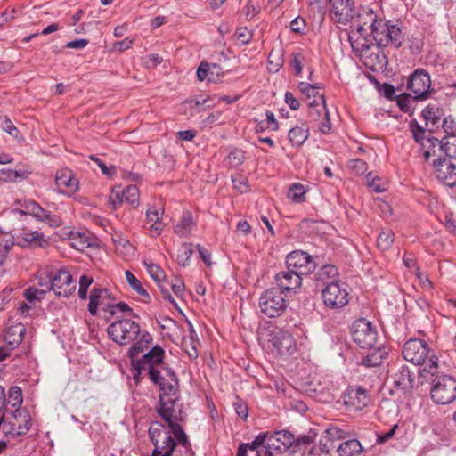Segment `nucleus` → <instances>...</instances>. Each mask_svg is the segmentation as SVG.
Returning <instances> with one entry per match:
<instances>
[{"label": "nucleus", "mask_w": 456, "mask_h": 456, "mask_svg": "<svg viewBox=\"0 0 456 456\" xmlns=\"http://www.w3.org/2000/svg\"><path fill=\"white\" fill-rule=\"evenodd\" d=\"M167 380L157 384L159 387V404L156 408V411L166 422L169 429L172 430L173 435L180 443V444L188 449L191 443L187 435L183 431L180 421H183V411L179 405L178 401V379L174 370H166Z\"/></svg>", "instance_id": "f257e3e1"}, {"label": "nucleus", "mask_w": 456, "mask_h": 456, "mask_svg": "<svg viewBox=\"0 0 456 456\" xmlns=\"http://www.w3.org/2000/svg\"><path fill=\"white\" fill-rule=\"evenodd\" d=\"M403 358L415 365H422L419 374L428 379L439 373V362L435 351L429 345L419 338H411L405 342L403 348Z\"/></svg>", "instance_id": "f03ea898"}, {"label": "nucleus", "mask_w": 456, "mask_h": 456, "mask_svg": "<svg viewBox=\"0 0 456 456\" xmlns=\"http://www.w3.org/2000/svg\"><path fill=\"white\" fill-rule=\"evenodd\" d=\"M164 354L162 347L155 346L142 358L133 360L132 366L134 370H137L138 373L147 370L151 380L155 385L160 384L167 379L166 370H173L171 368L165 366L163 362Z\"/></svg>", "instance_id": "7ed1b4c3"}, {"label": "nucleus", "mask_w": 456, "mask_h": 456, "mask_svg": "<svg viewBox=\"0 0 456 456\" xmlns=\"http://www.w3.org/2000/svg\"><path fill=\"white\" fill-rule=\"evenodd\" d=\"M370 24L371 34L379 46H387L389 45L395 48L402 46L403 34L399 27L389 22L382 24V20H378L377 15L372 10L366 12Z\"/></svg>", "instance_id": "20e7f679"}, {"label": "nucleus", "mask_w": 456, "mask_h": 456, "mask_svg": "<svg viewBox=\"0 0 456 456\" xmlns=\"http://www.w3.org/2000/svg\"><path fill=\"white\" fill-rule=\"evenodd\" d=\"M140 325L131 319H121L110 323L107 329L110 338L120 346H126L141 334Z\"/></svg>", "instance_id": "39448f33"}, {"label": "nucleus", "mask_w": 456, "mask_h": 456, "mask_svg": "<svg viewBox=\"0 0 456 456\" xmlns=\"http://www.w3.org/2000/svg\"><path fill=\"white\" fill-rule=\"evenodd\" d=\"M432 380L431 399L436 404H449L456 400V379L451 375L436 376Z\"/></svg>", "instance_id": "423d86ee"}, {"label": "nucleus", "mask_w": 456, "mask_h": 456, "mask_svg": "<svg viewBox=\"0 0 456 456\" xmlns=\"http://www.w3.org/2000/svg\"><path fill=\"white\" fill-rule=\"evenodd\" d=\"M260 311L270 318L281 316L287 308V300L277 288L265 290L259 298Z\"/></svg>", "instance_id": "0eeeda50"}, {"label": "nucleus", "mask_w": 456, "mask_h": 456, "mask_svg": "<svg viewBox=\"0 0 456 456\" xmlns=\"http://www.w3.org/2000/svg\"><path fill=\"white\" fill-rule=\"evenodd\" d=\"M353 340L362 349H371L378 343V333L373 324L361 318L354 321L351 327Z\"/></svg>", "instance_id": "6e6552de"}, {"label": "nucleus", "mask_w": 456, "mask_h": 456, "mask_svg": "<svg viewBox=\"0 0 456 456\" xmlns=\"http://www.w3.org/2000/svg\"><path fill=\"white\" fill-rule=\"evenodd\" d=\"M322 298L326 307L330 309H341L349 302V294L346 286L338 281H331L322 289Z\"/></svg>", "instance_id": "1a4fd4ad"}, {"label": "nucleus", "mask_w": 456, "mask_h": 456, "mask_svg": "<svg viewBox=\"0 0 456 456\" xmlns=\"http://www.w3.org/2000/svg\"><path fill=\"white\" fill-rule=\"evenodd\" d=\"M3 433L12 436H22L30 429V417L21 409H15L11 416L2 415Z\"/></svg>", "instance_id": "9d476101"}, {"label": "nucleus", "mask_w": 456, "mask_h": 456, "mask_svg": "<svg viewBox=\"0 0 456 456\" xmlns=\"http://www.w3.org/2000/svg\"><path fill=\"white\" fill-rule=\"evenodd\" d=\"M294 443L295 437L289 431H276L268 436L266 446L264 449L257 450V456H274V453L281 454L292 448Z\"/></svg>", "instance_id": "9b49d317"}, {"label": "nucleus", "mask_w": 456, "mask_h": 456, "mask_svg": "<svg viewBox=\"0 0 456 456\" xmlns=\"http://www.w3.org/2000/svg\"><path fill=\"white\" fill-rule=\"evenodd\" d=\"M49 281L50 285H46V290H53L58 297H68L76 290V282L72 275L64 268L53 273Z\"/></svg>", "instance_id": "f8f14e48"}, {"label": "nucleus", "mask_w": 456, "mask_h": 456, "mask_svg": "<svg viewBox=\"0 0 456 456\" xmlns=\"http://www.w3.org/2000/svg\"><path fill=\"white\" fill-rule=\"evenodd\" d=\"M431 87L430 76L423 69H417L409 77L407 88L414 94L415 101H423L429 97Z\"/></svg>", "instance_id": "ddd939ff"}, {"label": "nucleus", "mask_w": 456, "mask_h": 456, "mask_svg": "<svg viewBox=\"0 0 456 456\" xmlns=\"http://www.w3.org/2000/svg\"><path fill=\"white\" fill-rule=\"evenodd\" d=\"M286 265L287 269L302 276L311 273L315 269L313 257L300 250L293 251L287 256Z\"/></svg>", "instance_id": "4468645a"}, {"label": "nucleus", "mask_w": 456, "mask_h": 456, "mask_svg": "<svg viewBox=\"0 0 456 456\" xmlns=\"http://www.w3.org/2000/svg\"><path fill=\"white\" fill-rule=\"evenodd\" d=\"M432 167L438 181L451 188L456 186V165L450 159L438 158L433 160Z\"/></svg>", "instance_id": "2eb2a0df"}, {"label": "nucleus", "mask_w": 456, "mask_h": 456, "mask_svg": "<svg viewBox=\"0 0 456 456\" xmlns=\"http://www.w3.org/2000/svg\"><path fill=\"white\" fill-rule=\"evenodd\" d=\"M331 4L330 18L334 22L346 25L355 16L354 0H327Z\"/></svg>", "instance_id": "dca6fc26"}, {"label": "nucleus", "mask_w": 456, "mask_h": 456, "mask_svg": "<svg viewBox=\"0 0 456 456\" xmlns=\"http://www.w3.org/2000/svg\"><path fill=\"white\" fill-rule=\"evenodd\" d=\"M139 190L135 185H129L123 190L120 187H116L112 189L109 196V202L113 209H117L123 203L136 208L139 205Z\"/></svg>", "instance_id": "f3484780"}, {"label": "nucleus", "mask_w": 456, "mask_h": 456, "mask_svg": "<svg viewBox=\"0 0 456 456\" xmlns=\"http://www.w3.org/2000/svg\"><path fill=\"white\" fill-rule=\"evenodd\" d=\"M429 148L425 150L423 157L428 161L435 155V148L439 147L449 158H456V134L446 135L441 141L435 137L428 138Z\"/></svg>", "instance_id": "a211bd4d"}, {"label": "nucleus", "mask_w": 456, "mask_h": 456, "mask_svg": "<svg viewBox=\"0 0 456 456\" xmlns=\"http://www.w3.org/2000/svg\"><path fill=\"white\" fill-rule=\"evenodd\" d=\"M88 311L92 315H95L98 307L101 306L105 312H109L115 301L110 292L107 289L94 288L89 297Z\"/></svg>", "instance_id": "6ab92c4d"}, {"label": "nucleus", "mask_w": 456, "mask_h": 456, "mask_svg": "<svg viewBox=\"0 0 456 456\" xmlns=\"http://www.w3.org/2000/svg\"><path fill=\"white\" fill-rule=\"evenodd\" d=\"M344 403L350 411H361L369 403V397L364 388L350 387L344 394Z\"/></svg>", "instance_id": "aec40b11"}, {"label": "nucleus", "mask_w": 456, "mask_h": 456, "mask_svg": "<svg viewBox=\"0 0 456 456\" xmlns=\"http://www.w3.org/2000/svg\"><path fill=\"white\" fill-rule=\"evenodd\" d=\"M55 184L59 192L69 196L78 190V180L69 168L61 169L56 172Z\"/></svg>", "instance_id": "412c9836"}, {"label": "nucleus", "mask_w": 456, "mask_h": 456, "mask_svg": "<svg viewBox=\"0 0 456 456\" xmlns=\"http://www.w3.org/2000/svg\"><path fill=\"white\" fill-rule=\"evenodd\" d=\"M271 342L280 354H292L297 349L292 335L283 330L274 331Z\"/></svg>", "instance_id": "4be33fe9"}, {"label": "nucleus", "mask_w": 456, "mask_h": 456, "mask_svg": "<svg viewBox=\"0 0 456 456\" xmlns=\"http://www.w3.org/2000/svg\"><path fill=\"white\" fill-rule=\"evenodd\" d=\"M275 281L281 291L295 290L301 286L302 275L287 269L275 275Z\"/></svg>", "instance_id": "5701e85b"}, {"label": "nucleus", "mask_w": 456, "mask_h": 456, "mask_svg": "<svg viewBox=\"0 0 456 456\" xmlns=\"http://www.w3.org/2000/svg\"><path fill=\"white\" fill-rule=\"evenodd\" d=\"M224 76V71L219 64L201 62L197 69V77L200 81L208 80L211 83H218Z\"/></svg>", "instance_id": "b1692460"}, {"label": "nucleus", "mask_w": 456, "mask_h": 456, "mask_svg": "<svg viewBox=\"0 0 456 456\" xmlns=\"http://www.w3.org/2000/svg\"><path fill=\"white\" fill-rule=\"evenodd\" d=\"M300 92L305 95L309 106L326 105L324 94L320 92L321 87L305 82L298 85Z\"/></svg>", "instance_id": "393cba45"}, {"label": "nucleus", "mask_w": 456, "mask_h": 456, "mask_svg": "<svg viewBox=\"0 0 456 456\" xmlns=\"http://www.w3.org/2000/svg\"><path fill=\"white\" fill-rule=\"evenodd\" d=\"M18 239L20 240V246L23 248H44L47 244V241L38 231L23 229L18 235Z\"/></svg>", "instance_id": "a878e982"}, {"label": "nucleus", "mask_w": 456, "mask_h": 456, "mask_svg": "<svg viewBox=\"0 0 456 456\" xmlns=\"http://www.w3.org/2000/svg\"><path fill=\"white\" fill-rule=\"evenodd\" d=\"M136 339L137 340H134V343L127 352L128 357L131 360V364H133V360H137V356L143 353L152 342L151 335L146 330H142Z\"/></svg>", "instance_id": "bb28decb"}, {"label": "nucleus", "mask_w": 456, "mask_h": 456, "mask_svg": "<svg viewBox=\"0 0 456 456\" xmlns=\"http://www.w3.org/2000/svg\"><path fill=\"white\" fill-rule=\"evenodd\" d=\"M195 225L192 214L190 211H184L180 222L175 226L174 232L181 238H188Z\"/></svg>", "instance_id": "cd10ccee"}, {"label": "nucleus", "mask_w": 456, "mask_h": 456, "mask_svg": "<svg viewBox=\"0 0 456 456\" xmlns=\"http://www.w3.org/2000/svg\"><path fill=\"white\" fill-rule=\"evenodd\" d=\"M69 240L71 247L78 251H84L93 245L92 237L86 232L71 231L69 234Z\"/></svg>", "instance_id": "c85d7f7f"}, {"label": "nucleus", "mask_w": 456, "mask_h": 456, "mask_svg": "<svg viewBox=\"0 0 456 456\" xmlns=\"http://www.w3.org/2000/svg\"><path fill=\"white\" fill-rule=\"evenodd\" d=\"M394 383L403 388L411 387L414 383V375L408 366L402 365L393 375Z\"/></svg>", "instance_id": "c756f323"}, {"label": "nucleus", "mask_w": 456, "mask_h": 456, "mask_svg": "<svg viewBox=\"0 0 456 456\" xmlns=\"http://www.w3.org/2000/svg\"><path fill=\"white\" fill-rule=\"evenodd\" d=\"M338 274V268L333 265H325L322 266L315 274V280L318 283L326 287L331 281H337Z\"/></svg>", "instance_id": "7c9ffc66"}, {"label": "nucleus", "mask_w": 456, "mask_h": 456, "mask_svg": "<svg viewBox=\"0 0 456 456\" xmlns=\"http://www.w3.org/2000/svg\"><path fill=\"white\" fill-rule=\"evenodd\" d=\"M148 432L151 443L153 444L154 447L157 448H159V446H158L159 441L166 438L167 435L173 434L171 429L168 430L167 427L159 421H153L151 424Z\"/></svg>", "instance_id": "2f4dec72"}, {"label": "nucleus", "mask_w": 456, "mask_h": 456, "mask_svg": "<svg viewBox=\"0 0 456 456\" xmlns=\"http://www.w3.org/2000/svg\"><path fill=\"white\" fill-rule=\"evenodd\" d=\"M309 136L308 128L305 125L296 126L288 133L289 141L293 147H300Z\"/></svg>", "instance_id": "473e14b6"}, {"label": "nucleus", "mask_w": 456, "mask_h": 456, "mask_svg": "<svg viewBox=\"0 0 456 456\" xmlns=\"http://www.w3.org/2000/svg\"><path fill=\"white\" fill-rule=\"evenodd\" d=\"M370 350V353L364 357L363 363L368 367L380 365L387 354L386 348L381 346L377 347L375 346Z\"/></svg>", "instance_id": "72a5a7b5"}, {"label": "nucleus", "mask_w": 456, "mask_h": 456, "mask_svg": "<svg viewBox=\"0 0 456 456\" xmlns=\"http://www.w3.org/2000/svg\"><path fill=\"white\" fill-rule=\"evenodd\" d=\"M362 452L361 443L356 439H350L342 443L338 448L340 456H356Z\"/></svg>", "instance_id": "f704fd0d"}, {"label": "nucleus", "mask_w": 456, "mask_h": 456, "mask_svg": "<svg viewBox=\"0 0 456 456\" xmlns=\"http://www.w3.org/2000/svg\"><path fill=\"white\" fill-rule=\"evenodd\" d=\"M163 215V211H159L156 209H149L146 212V221L147 224H151L150 230L155 233V235H159L163 230V225L161 223V216Z\"/></svg>", "instance_id": "c9c22d12"}, {"label": "nucleus", "mask_w": 456, "mask_h": 456, "mask_svg": "<svg viewBox=\"0 0 456 456\" xmlns=\"http://www.w3.org/2000/svg\"><path fill=\"white\" fill-rule=\"evenodd\" d=\"M177 444L180 443L175 436H172V434L167 435L166 438L158 442V446H159V448L154 447L153 451H158L159 455L169 453V456H172L177 446Z\"/></svg>", "instance_id": "e433bc0d"}, {"label": "nucleus", "mask_w": 456, "mask_h": 456, "mask_svg": "<svg viewBox=\"0 0 456 456\" xmlns=\"http://www.w3.org/2000/svg\"><path fill=\"white\" fill-rule=\"evenodd\" d=\"M25 333V328L21 324H17L14 326H12L8 329L5 336L4 340L7 344L11 346H15L20 344L22 339Z\"/></svg>", "instance_id": "4c0bfd02"}, {"label": "nucleus", "mask_w": 456, "mask_h": 456, "mask_svg": "<svg viewBox=\"0 0 456 456\" xmlns=\"http://www.w3.org/2000/svg\"><path fill=\"white\" fill-rule=\"evenodd\" d=\"M24 209L16 210V212L21 215H31L37 220L45 215V209L34 200H27L23 204Z\"/></svg>", "instance_id": "58836bf2"}, {"label": "nucleus", "mask_w": 456, "mask_h": 456, "mask_svg": "<svg viewBox=\"0 0 456 456\" xmlns=\"http://www.w3.org/2000/svg\"><path fill=\"white\" fill-rule=\"evenodd\" d=\"M315 435H301L297 438H295V443L292 444V453H298L300 456H304L305 448L314 442Z\"/></svg>", "instance_id": "ea45409f"}, {"label": "nucleus", "mask_w": 456, "mask_h": 456, "mask_svg": "<svg viewBox=\"0 0 456 456\" xmlns=\"http://www.w3.org/2000/svg\"><path fill=\"white\" fill-rule=\"evenodd\" d=\"M394 240L395 234L391 230H382L377 238V246L382 251L387 250L391 248Z\"/></svg>", "instance_id": "a19ab883"}, {"label": "nucleus", "mask_w": 456, "mask_h": 456, "mask_svg": "<svg viewBox=\"0 0 456 456\" xmlns=\"http://www.w3.org/2000/svg\"><path fill=\"white\" fill-rule=\"evenodd\" d=\"M305 189L299 183H294L289 186L288 197L295 203H301L305 200Z\"/></svg>", "instance_id": "79ce46f5"}, {"label": "nucleus", "mask_w": 456, "mask_h": 456, "mask_svg": "<svg viewBox=\"0 0 456 456\" xmlns=\"http://www.w3.org/2000/svg\"><path fill=\"white\" fill-rule=\"evenodd\" d=\"M421 116L427 125L430 123L432 126H436L441 118L439 109L432 105L425 107L421 112Z\"/></svg>", "instance_id": "37998d69"}, {"label": "nucleus", "mask_w": 456, "mask_h": 456, "mask_svg": "<svg viewBox=\"0 0 456 456\" xmlns=\"http://www.w3.org/2000/svg\"><path fill=\"white\" fill-rule=\"evenodd\" d=\"M113 242L115 244L116 251L119 254H122L125 257L134 253L133 246L126 238L122 236H117L116 238H113Z\"/></svg>", "instance_id": "c03bdc74"}, {"label": "nucleus", "mask_w": 456, "mask_h": 456, "mask_svg": "<svg viewBox=\"0 0 456 456\" xmlns=\"http://www.w3.org/2000/svg\"><path fill=\"white\" fill-rule=\"evenodd\" d=\"M193 254V245L191 243H183L178 249L177 261L182 266H186Z\"/></svg>", "instance_id": "a18cd8bd"}, {"label": "nucleus", "mask_w": 456, "mask_h": 456, "mask_svg": "<svg viewBox=\"0 0 456 456\" xmlns=\"http://www.w3.org/2000/svg\"><path fill=\"white\" fill-rule=\"evenodd\" d=\"M410 129L412 133V136L414 138V140L422 145V147H426V144H425V141L428 142V139L426 140L425 138V130L423 127L420 126V125L416 121V120H412L411 121L410 123ZM428 144V149L429 148V143L427 142Z\"/></svg>", "instance_id": "49530a36"}, {"label": "nucleus", "mask_w": 456, "mask_h": 456, "mask_svg": "<svg viewBox=\"0 0 456 456\" xmlns=\"http://www.w3.org/2000/svg\"><path fill=\"white\" fill-rule=\"evenodd\" d=\"M126 278L130 287L142 297H149L146 289L142 287L141 281L130 272H126Z\"/></svg>", "instance_id": "de8ad7c7"}, {"label": "nucleus", "mask_w": 456, "mask_h": 456, "mask_svg": "<svg viewBox=\"0 0 456 456\" xmlns=\"http://www.w3.org/2000/svg\"><path fill=\"white\" fill-rule=\"evenodd\" d=\"M144 265L150 276L159 284L165 280V273L160 266L153 263L144 262Z\"/></svg>", "instance_id": "09e8293b"}, {"label": "nucleus", "mask_w": 456, "mask_h": 456, "mask_svg": "<svg viewBox=\"0 0 456 456\" xmlns=\"http://www.w3.org/2000/svg\"><path fill=\"white\" fill-rule=\"evenodd\" d=\"M9 403L15 409H20L22 403V391L19 387H12L9 390Z\"/></svg>", "instance_id": "8fccbe9b"}, {"label": "nucleus", "mask_w": 456, "mask_h": 456, "mask_svg": "<svg viewBox=\"0 0 456 456\" xmlns=\"http://www.w3.org/2000/svg\"><path fill=\"white\" fill-rule=\"evenodd\" d=\"M321 107H322V111L323 115L322 116V118L320 119L319 130L322 134H329L331 130V123L330 120V114H329L326 105H322Z\"/></svg>", "instance_id": "3c124183"}, {"label": "nucleus", "mask_w": 456, "mask_h": 456, "mask_svg": "<svg viewBox=\"0 0 456 456\" xmlns=\"http://www.w3.org/2000/svg\"><path fill=\"white\" fill-rule=\"evenodd\" d=\"M39 221L46 223L51 227H59L62 224L61 217L59 215L53 214L46 210H45V215L41 216Z\"/></svg>", "instance_id": "603ef678"}, {"label": "nucleus", "mask_w": 456, "mask_h": 456, "mask_svg": "<svg viewBox=\"0 0 456 456\" xmlns=\"http://www.w3.org/2000/svg\"><path fill=\"white\" fill-rule=\"evenodd\" d=\"M325 433L330 440H339L346 437V433L338 426L330 425Z\"/></svg>", "instance_id": "864d4df0"}, {"label": "nucleus", "mask_w": 456, "mask_h": 456, "mask_svg": "<svg viewBox=\"0 0 456 456\" xmlns=\"http://www.w3.org/2000/svg\"><path fill=\"white\" fill-rule=\"evenodd\" d=\"M348 167L355 172L356 175H363L368 168L367 163L361 159H351L348 162Z\"/></svg>", "instance_id": "5fc2aeb1"}, {"label": "nucleus", "mask_w": 456, "mask_h": 456, "mask_svg": "<svg viewBox=\"0 0 456 456\" xmlns=\"http://www.w3.org/2000/svg\"><path fill=\"white\" fill-rule=\"evenodd\" d=\"M379 178L373 176L371 173H369L366 176L367 185L372 189L375 192H382L386 190L385 186L379 183Z\"/></svg>", "instance_id": "6e6d98bb"}, {"label": "nucleus", "mask_w": 456, "mask_h": 456, "mask_svg": "<svg viewBox=\"0 0 456 456\" xmlns=\"http://www.w3.org/2000/svg\"><path fill=\"white\" fill-rule=\"evenodd\" d=\"M46 289H33L29 288L24 291V297L25 298L29 301L33 302L35 299H39L43 297V295L45 294Z\"/></svg>", "instance_id": "4d7b16f0"}, {"label": "nucleus", "mask_w": 456, "mask_h": 456, "mask_svg": "<svg viewBox=\"0 0 456 456\" xmlns=\"http://www.w3.org/2000/svg\"><path fill=\"white\" fill-rule=\"evenodd\" d=\"M235 37L241 45H247L252 39V33L247 28H240L236 30Z\"/></svg>", "instance_id": "13d9d810"}, {"label": "nucleus", "mask_w": 456, "mask_h": 456, "mask_svg": "<svg viewBox=\"0 0 456 456\" xmlns=\"http://www.w3.org/2000/svg\"><path fill=\"white\" fill-rule=\"evenodd\" d=\"M89 159L94 161L101 168L102 174L106 175L107 176H111L115 174V167L113 166L107 167V165L98 157L90 155Z\"/></svg>", "instance_id": "bf43d9fd"}, {"label": "nucleus", "mask_w": 456, "mask_h": 456, "mask_svg": "<svg viewBox=\"0 0 456 456\" xmlns=\"http://www.w3.org/2000/svg\"><path fill=\"white\" fill-rule=\"evenodd\" d=\"M267 433H260L250 444H248L249 450H257L267 442Z\"/></svg>", "instance_id": "052dcab7"}, {"label": "nucleus", "mask_w": 456, "mask_h": 456, "mask_svg": "<svg viewBox=\"0 0 456 456\" xmlns=\"http://www.w3.org/2000/svg\"><path fill=\"white\" fill-rule=\"evenodd\" d=\"M442 126L447 135L455 134L456 122L451 117L444 118Z\"/></svg>", "instance_id": "680f3d73"}, {"label": "nucleus", "mask_w": 456, "mask_h": 456, "mask_svg": "<svg viewBox=\"0 0 456 456\" xmlns=\"http://www.w3.org/2000/svg\"><path fill=\"white\" fill-rule=\"evenodd\" d=\"M308 4L317 10L320 22H322L325 17V6L322 4V0H308Z\"/></svg>", "instance_id": "e2e57ef3"}, {"label": "nucleus", "mask_w": 456, "mask_h": 456, "mask_svg": "<svg viewBox=\"0 0 456 456\" xmlns=\"http://www.w3.org/2000/svg\"><path fill=\"white\" fill-rule=\"evenodd\" d=\"M134 44V39L130 37H126L121 41H118L113 45V49L116 51L123 52L129 49Z\"/></svg>", "instance_id": "0e129e2a"}, {"label": "nucleus", "mask_w": 456, "mask_h": 456, "mask_svg": "<svg viewBox=\"0 0 456 456\" xmlns=\"http://www.w3.org/2000/svg\"><path fill=\"white\" fill-rule=\"evenodd\" d=\"M410 97V94H403L397 100V104L403 112H409L411 110Z\"/></svg>", "instance_id": "69168bd1"}, {"label": "nucleus", "mask_w": 456, "mask_h": 456, "mask_svg": "<svg viewBox=\"0 0 456 456\" xmlns=\"http://www.w3.org/2000/svg\"><path fill=\"white\" fill-rule=\"evenodd\" d=\"M2 128L6 133L11 134L12 136H13L15 138L18 137V134H19L18 129L16 128V126L12 124V122L9 118H5V119L3 121Z\"/></svg>", "instance_id": "338daca9"}, {"label": "nucleus", "mask_w": 456, "mask_h": 456, "mask_svg": "<svg viewBox=\"0 0 456 456\" xmlns=\"http://www.w3.org/2000/svg\"><path fill=\"white\" fill-rule=\"evenodd\" d=\"M285 102L293 110H297L300 108V102L294 96L291 92L285 93Z\"/></svg>", "instance_id": "774afa93"}]
</instances>
